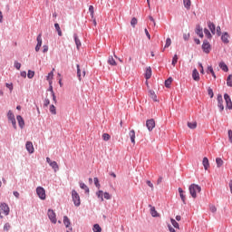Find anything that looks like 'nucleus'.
Wrapping results in <instances>:
<instances>
[{
	"label": "nucleus",
	"instance_id": "c03bdc74",
	"mask_svg": "<svg viewBox=\"0 0 232 232\" xmlns=\"http://www.w3.org/2000/svg\"><path fill=\"white\" fill-rule=\"evenodd\" d=\"M11 228H12V226L10 225V223H5L4 225V231H10Z\"/></svg>",
	"mask_w": 232,
	"mask_h": 232
},
{
	"label": "nucleus",
	"instance_id": "e2e57ef3",
	"mask_svg": "<svg viewBox=\"0 0 232 232\" xmlns=\"http://www.w3.org/2000/svg\"><path fill=\"white\" fill-rule=\"evenodd\" d=\"M147 185L149 186V188H151V189H153V183H151V181L147 180Z\"/></svg>",
	"mask_w": 232,
	"mask_h": 232
},
{
	"label": "nucleus",
	"instance_id": "4d7b16f0",
	"mask_svg": "<svg viewBox=\"0 0 232 232\" xmlns=\"http://www.w3.org/2000/svg\"><path fill=\"white\" fill-rule=\"evenodd\" d=\"M149 19L150 21H151V23H153V26H157V23L155 22V19L153 18V16L150 15Z\"/></svg>",
	"mask_w": 232,
	"mask_h": 232
},
{
	"label": "nucleus",
	"instance_id": "7c9ffc66",
	"mask_svg": "<svg viewBox=\"0 0 232 232\" xmlns=\"http://www.w3.org/2000/svg\"><path fill=\"white\" fill-rule=\"evenodd\" d=\"M204 34L207 37V39H212L213 35L211 34V32H209V30L208 28L204 29Z\"/></svg>",
	"mask_w": 232,
	"mask_h": 232
},
{
	"label": "nucleus",
	"instance_id": "6e6552de",
	"mask_svg": "<svg viewBox=\"0 0 232 232\" xmlns=\"http://www.w3.org/2000/svg\"><path fill=\"white\" fill-rule=\"evenodd\" d=\"M146 126L149 131H153V128H155V120L150 119L146 121Z\"/></svg>",
	"mask_w": 232,
	"mask_h": 232
},
{
	"label": "nucleus",
	"instance_id": "a19ab883",
	"mask_svg": "<svg viewBox=\"0 0 232 232\" xmlns=\"http://www.w3.org/2000/svg\"><path fill=\"white\" fill-rule=\"evenodd\" d=\"M96 195H97L98 198H101V199H102V201L104 200V198H102L103 195H104V192H103L102 190H99V191L96 193Z\"/></svg>",
	"mask_w": 232,
	"mask_h": 232
},
{
	"label": "nucleus",
	"instance_id": "58836bf2",
	"mask_svg": "<svg viewBox=\"0 0 232 232\" xmlns=\"http://www.w3.org/2000/svg\"><path fill=\"white\" fill-rule=\"evenodd\" d=\"M177 63H179V55L175 54L172 58V66H176Z\"/></svg>",
	"mask_w": 232,
	"mask_h": 232
},
{
	"label": "nucleus",
	"instance_id": "79ce46f5",
	"mask_svg": "<svg viewBox=\"0 0 232 232\" xmlns=\"http://www.w3.org/2000/svg\"><path fill=\"white\" fill-rule=\"evenodd\" d=\"M110 139H111V136H110V134H108V133L102 134V140H105L106 142H107V140H110Z\"/></svg>",
	"mask_w": 232,
	"mask_h": 232
},
{
	"label": "nucleus",
	"instance_id": "5701e85b",
	"mask_svg": "<svg viewBox=\"0 0 232 232\" xmlns=\"http://www.w3.org/2000/svg\"><path fill=\"white\" fill-rule=\"evenodd\" d=\"M145 78L147 79H151V67H148L145 72Z\"/></svg>",
	"mask_w": 232,
	"mask_h": 232
},
{
	"label": "nucleus",
	"instance_id": "f8f14e48",
	"mask_svg": "<svg viewBox=\"0 0 232 232\" xmlns=\"http://www.w3.org/2000/svg\"><path fill=\"white\" fill-rule=\"evenodd\" d=\"M25 148L28 153L30 154L34 153V143H32V141H27L25 144Z\"/></svg>",
	"mask_w": 232,
	"mask_h": 232
},
{
	"label": "nucleus",
	"instance_id": "4c0bfd02",
	"mask_svg": "<svg viewBox=\"0 0 232 232\" xmlns=\"http://www.w3.org/2000/svg\"><path fill=\"white\" fill-rule=\"evenodd\" d=\"M170 222H171L173 227H175L176 229H179V223L175 219L171 218Z\"/></svg>",
	"mask_w": 232,
	"mask_h": 232
},
{
	"label": "nucleus",
	"instance_id": "2f4dec72",
	"mask_svg": "<svg viewBox=\"0 0 232 232\" xmlns=\"http://www.w3.org/2000/svg\"><path fill=\"white\" fill-rule=\"evenodd\" d=\"M36 41H37V44L38 46H43V37H42V34H38L37 38H36Z\"/></svg>",
	"mask_w": 232,
	"mask_h": 232
},
{
	"label": "nucleus",
	"instance_id": "423d86ee",
	"mask_svg": "<svg viewBox=\"0 0 232 232\" xmlns=\"http://www.w3.org/2000/svg\"><path fill=\"white\" fill-rule=\"evenodd\" d=\"M201 48L204 53H209L211 52V44L208 40H204Z\"/></svg>",
	"mask_w": 232,
	"mask_h": 232
},
{
	"label": "nucleus",
	"instance_id": "aec40b11",
	"mask_svg": "<svg viewBox=\"0 0 232 232\" xmlns=\"http://www.w3.org/2000/svg\"><path fill=\"white\" fill-rule=\"evenodd\" d=\"M219 68H221V70H223V72H229V68L224 62L219 63Z\"/></svg>",
	"mask_w": 232,
	"mask_h": 232
},
{
	"label": "nucleus",
	"instance_id": "f03ea898",
	"mask_svg": "<svg viewBox=\"0 0 232 232\" xmlns=\"http://www.w3.org/2000/svg\"><path fill=\"white\" fill-rule=\"evenodd\" d=\"M10 214V208L5 203L0 205V218H3V215L5 217Z\"/></svg>",
	"mask_w": 232,
	"mask_h": 232
},
{
	"label": "nucleus",
	"instance_id": "3c124183",
	"mask_svg": "<svg viewBox=\"0 0 232 232\" xmlns=\"http://www.w3.org/2000/svg\"><path fill=\"white\" fill-rule=\"evenodd\" d=\"M93 180H94V184H95L96 188H98V189H99V188H101V183H99V179L94 178Z\"/></svg>",
	"mask_w": 232,
	"mask_h": 232
},
{
	"label": "nucleus",
	"instance_id": "2eb2a0df",
	"mask_svg": "<svg viewBox=\"0 0 232 232\" xmlns=\"http://www.w3.org/2000/svg\"><path fill=\"white\" fill-rule=\"evenodd\" d=\"M16 121H18V124L21 129L24 128V119H23V116L21 115L16 116Z\"/></svg>",
	"mask_w": 232,
	"mask_h": 232
},
{
	"label": "nucleus",
	"instance_id": "09e8293b",
	"mask_svg": "<svg viewBox=\"0 0 232 232\" xmlns=\"http://www.w3.org/2000/svg\"><path fill=\"white\" fill-rule=\"evenodd\" d=\"M77 68V77L79 78V81H81V67L79 64L76 65Z\"/></svg>",
	"mask_w": 232,
	"mask_h": 232
},
{
	"label": "nucleus",
	"instance_id": "de8ad7c7",
	"mask_svg": "<svg viewBox=\"0 0 232 232\" xmlns=\"http://www.w3.org/2000/svg\"><path fill=\"white\" fill-rule=\"evenodd\" d=\"M34 75H35V72L33 71H28L27 77L28 79H34Z\"/></svg>",
	"mask_w": 232,
	"mask_h": 232
},
{
	"label": "nucleus",
	"instance_id": "c756f323",
	"mask_svg": "<svg viewBox=\"0 0 232 232\" xmlns=\"http://www.w3.org/2000/svg\"><path fill=\"white\" fill-rule=\"evenodd\" d=\"M63 224H64L65 227H69L70 228L71 222H70V218H68L67 216L63 217Z\"/></svg>",
	"mask_w": 232,
	"mask_h": 232
},
{
	"label": "nucleus",
	"instance_id": "052dcab7",
	"mask_svg": "<svg viewBox=\"0 0 232 232\" xmlns=\"http://www.w3.org/2000/svg\"><path fill=\"white\" fill-rule=\"evenodd\" d=\"M210 211L212 212V213H217V207H215V206H210Z\"/></svg>",
	"mask_w": 232,
	"mask_h": 232
},
{
	"label": "nucleus",
	"instance_id": "c9c22d12",
	"mask_svg": "<svg viewBox=\"0 0 232 232\" xmlns=\"http://www.w3.org/2000/svg\"><path fill=\"white\" fill-rule=\"evenodd\" d=\"M150 215L152 217H159V213L157 212V210L155 209V207L150 208Z\"/></svg>",
	"mask_w": 232,
	"mask_h": 232
},
{
	"label": "nucleus",
	"instance_id": "473e14b6",
	"mask_svg": "<svg viewBox=\"0 0 232 232\" xmlns=\"http://www.w3.org/2000/svg\"><path fill=\"white\" fill-rule=\"evenodd\" d=\"M92 231L93 232H102V228L101 227V226H99V224H95L93 226Z\"/></svg>",
	"mask_w": 232,
	"mask_h": 232
},
{
	"label": "nucleus",
	"instance_id": "72a5a7b5",
	"mask_svg": "<svg viewBox=\"0 0 232 232\" xmlns=\"http://www.w3.org/2000/svg\"><path fill=\"white\" fill-rule=\"evenodd\" d=\"M216 163H217L218 168H220L221 166L224 165V160H222V159H220V158H217Z\"/></svg>",
	"mask_w": 232,
	"mask_h": 232
},
{
	"label": "nucleus",
	"instance_id": "f3484780",
	"mask_svg": "<svg viewBox=\"0 0 232 232\" xmlns=\"http://www.w3.org/2000/svg\"><path fill=\"white\" fill-rule=\"evenodd\" d=\"M202 164L204 166V169H209V160H208V158H203Z\"/></svg>",
	"mask_w": 232,
	"mask_h": 232
},
{
	"label": "nucleus",
	"instance_id": "bf43d9fd",
	"mask_svg": "<svg viewBox=\"0 0 232 232\" xmlns=\"http://www.w3.org/2000/svg\"><path fill=\"white\" fill-rule=\"evenodd\" d=\"M218 35H220L222 34V29L220 28V25L217 26L216 28Z\"/></svg>",
	"mask_w": 232,
	"mask_h": 232
},
{
	"label": "nucleus",
	"instance_id": "864d4df0",
	"mask_svg": "<svg viewBox=\"0 0 232 232\" xmlns=\"http://www.w3.org/2000/svg\"><path fill=\"white\" fill-rule=\"evenodd\" d=\"M189 37H190L189 33L183 34V39H184V41H189Z\"/></svg>",
	"mask_w": 232,
	"mask_h": 232
},
{
	"label": "nucleus",
	"instance_id": "b1692460",
	"mask_svg": "<svg viewBox=\"0 0 232 232\" xmlns=\"http://www.w3.org/2000/svg\"><path fill=\"white\" fill-rule=\"evenodd\" d=\"M149 97L154 101V102H157V94H155V92L150 91L149 92Z\"/></svg>",
	"mask_w": 232,
	"mask_h": 232
},
{
	"label": "nucleus",
	"instance_id": "6ab92c4d",
	"mask_svg": "<svg viewBox=\"0 0 232 232\" xmlns=\"http://www.w3.org/2000/svg\"><path fill=\"white\" fill-rule=\"evenodd\" d=\"M129 137H130V141L132 144H135V130H131L129 132Z\"/></svg>",
	"mask_w": 232,
	"mask_h": 232
},
{
	"label": "nucleus",
	"instance_id": "5fc2aeb1",
	"mask_svg": "<svg viewBox=\"0 0 232 232\" xmlns=\"http://www.w3.org/2000/svg\"><path fill=\"white\" fill-rule=\"evenodd\" d=\"M89 12L91 14V16L93 17V14H94L93 5L89 6Z\"/></svg>",
	"mask_w": 232,
	"mask_h": 232
},
{
	"label": "nucleus",
	"instance_id": "4be33fe9",
	"mask_svg": "<svg viewBox=\"0 0 232 232\" xmlns=\"http://www.w3.org/2000/svg\"><path fill=\"white\" fill-rule=\"evenodd\" d=\"M74 41H75L76 48H77V50H79V48H81V46H82V44H81V40H79V37L77 36V34H74Z\"/></svg>",
	"mask_w": 232,
	"mask_h": 232
},
{
	"label": "nucleus",
	"instance_id": "bb28decb",
	"mask_svg": "<svg viewBox=\"0 0 232 232\" xmlns=\"http://www.w3.org/2000/svg\"><path fill=\"white\" fill-rule=\"evenodd\" d=\"M183 5L187 10H189L191 8V0H183Z\"/></svg>",
	"mask_w": 232,
	"mask_h": 232
},
{
	"label": "nucleus",
	"instance_id": "a18cd8bd",
	"mask_svg": "<svg viewBox=\"0 0 232 232\" xmlns=\"http://www.w3.org/2000/svg\"><path fill=\"white\" fill-rule=\"evenodd\" d=\"M5 86L8 88L11 93L14 92V83H5Z\"/></svg>",
	"mask_w": 232,
	"mask_h": 232
},
{
	"label": "nucleus",
	"instance_id": "e433bc0d",
	"mask_svg": "<svg viewBox=\"0 0 232 232\" xmlns=\"http://www.w3.org/2000/svg\"><path fill=\"white\" fill-rule=\"evenodd\" d=\"M171 82H173V78H169L168 80H166L165 81L166 88H169V86H171Z\"/></svg>",
	"mask_w": 232,
	"mask_h": 232
},
{
	"label": "nucleus",
	"instance_id": "6e6d98bb",
	"mask_svg": "<svg viewBox=\"0 0 232 232\" xmlns=\"http://www.w3.org/2000/svg\"><path fill=\"white\" fill-rule=\"evenodd\" d=\"M49 104H50V99L45 98V100H44V106L48 107Z\"/></svg>",
	"mask_w": 232,
	"mask_h": 232
},
{
	"label": "nucleus",
	"instance_id": "39448f33",
	"mask_svg": "<svg viewBox=\"0 0 232 232\" xmlns=\"http://www.w3.org/2000/svg\"><path fill=\"white\" fill-rule=\"evenodd\" d=\"M36 193L41 200H46V190L43 187H37Z\"/></svg>",
	"mask_w": 232,
	"mask_h": 232
},
{
	"label": "nucleus",
	"instance_id": "9b49d317",
	"mask_svg": "<svg viewBox=\"0 0 232 232\" xmlns=\"http://www.w3.org/2000/svg\"><path fill=\"white\" fill-rule=\"evenodd\" d=\"M224 102V100L222 98V95H218V106L220 110V111H224V104L222 103Z\"/></svg>",
	"mask_w": 232,
	"mask_h": 232
},
{
	"label": "nucleus",
	"instance_id": "f257e3e1",
	"mask_svg": "<svg viewBox=\"0 0 232 232\" xmlns=\"http://www.w3.org/2000/svg\"><path fill=\"white\" fill-rule=\"evenodd\" d=\"M188 191L192 197V198H197V193H200L202 191V188L197 184H191L188 187Z\"/></svg>",
	"mask_w": 232,
	"mask_h": 232
},
{
	"label": "nucleus",
	"instance_id": "412c9836",
	"mask_svg": "<svg viewBox=\"0 0 232 232\" xmlns=\"http://www.w3.org/2000/svg\"><path fill=\"white\" fill-rule=\"evenodd\" d=\"M54 28L59 35V37H63V31L61 30V26L59 24H54Z\"/></svg>",
	"mask_w": 232,
	"mask_h": 232
},
{
	"label": "nucleus",
	"instance_id": "ea45409f",
	"mask_svg": "<svg viewBox=\"0 0 232 232\" xmlns=\"http://www.w3.org/2000/svg\"><path fill=\"white\" fill-rule=\"evenodd\" d=\"M188 126L190 128V130H195V128H197V121L188 122Z\"/></svg>",
	"mask_w": 232,
	"mask_h": 232
},
{
	"label": "nucleus",
	"instance_id": "c85d7f7f",
	"mask_svg": "<svg viewBox=\"0 0 232 232\" xmlns=\"http://www.w3.org/2000/svg\"><path fill=\"white\" fill-rule=\"evenodd\" d=\"M55 71V69H53V71L51 72L48 73L47 75V81H49V84L52 85V80L53 79V72Z\"/></svg>",
	"mask_w": 232,
	"mask_h": 232
},
{
	"label": "nucleus",
	"instance_id": "f704fd0d",
	"mask_svg": "<svg viewBox=\"0 0 232 232\" xmlns=\"http://www.w3.org/2000/svg\"><path fill=\"white\" fill-rule=\"evenodd\" d=\"M227 85L232 88V74H229L227 79Z\"/></svg>",
	"mask_w": 232,
	"mask_h": 232
},
{
	"label": "nucleus",
	"instance_id": "7ed1b4c3",
	"mask_svg": "<svg viewBox=\"0 0 232 232\" xmlns=\"http://www.w3.org/2000/svg\"><path fill=\"white\" fill-rule=\"evenodd\" d=\"M72 198L74 206H76V208H79V206H81V196H79V193H77L75 190H72Z\"/></svg>",
	"mask_w": 232,
	"mask_h": 232
},
{
	"label": "nucleus",
	"instance_id": "680f3d73",
	"mask_svg": "<svg viewBox=\"0 0 232 232\" xmlns=\"http://www.w3.org/2000/svg\"><path fill=\"white\" fill-rule=\"evenodd\" d=\"M208 95L210 96V98L211 99H213V89H211V88H209L208 90Z\"/></svg>",
	"mask_w": 232,
	"mask_h": 232
},
{
	"label": "nucleus",
	"instance_id": "a878e982",
	"mask_svg": "<svg viewBox=\"0 0 232 232\" xmlns=\"http://www.w3.org/2000/svg\"><path fill=\"white\" fill-rule=\"evenodd\" d=\"M49 166H51V168H53V169L55 172L59 171V165L57 164L56 161H53V162L51 163V165H49Z\"/></svg>",
	"mask_w": 232,
	"mask_h": 232
},
{
	"label": "nucleus",
	"instance_id": "8fccbe9b",
	"mask_svg": "<svg viewBox=\"0 0 232 232\" xmlns=\"http://www.w3.org/2000/svg\"><path fill=\"white\" fill-rule=\"evenodd\" d=\"M138 21L137 18L133 17L130 21V24L131 26H133V28H135V25L137 24Z\"/></svg>",
	"mask_w": 232,
	"mask_h": 232
},
{
	"label": "nucleus",
	"instance_id": "cd10ccee",
	"mask_svg": "<svg viewBox=\"0 0 232 232\" xmlns=\"http://www.w3.org/2000/svg\"><path fill=\"white\" fill-rule=\"evenodd\" d=\"M80 188L81 189H84L85 193H90V188L88 186H86V184L80 182Z\"/></svg>",
	"mask_w": 232,
	"mask_h": 232
},
{
	"label": "nucleus",
	"instance_id": "774afa93",
	"mask_svg": "<svg viewBox=\"0 0 232 232\" xmlns=\"http://www.w3.org/2000/svg\"><path fill=\"white\" fill-rule=\"evenodd\" d=\"M14 196L15 197V198H19V192L14 191Z\"/></svg>",
	"mask_w": 232,
	"mask_h": 232
},
{
	"label": "nucleus",
	"instance_id": "0eeeda50",
	"mask_svg": "<svg viewBox=\"0 0 232 232\" xmlns=\"http://www.w3.org/2000/svg\"><path fill=\"white\" fill-rule=\"evenodd\" d=\"M47 215L53 224H57V218H55V212H53V210L49 209Z\"/></svg>",
	"mask_w": 232,
	"mask_h": 232
},
{
	"label": "nucleus",
	"instance_id": "a211bd4d",
	"mask_svg": "<svg viewBox=\"0 0 232 232\" xmlns=\"http://www.w3.org/2000/svg\"><path fill=\"white\" fill-rule=\"evenodd\" d=\"M179 193L183 204H186V195H184V190L181 188H179Z\"/></svg>",
	"mask_w": 232,
	"mask_h": 232
},
{
	"label": "nucleus",
	"instance_id": "4468645a",
	"mask_svg": "<svg viewBox=\"0 0 232 232\" xmlns=\"http://www.w3.org/2000/svg\"><path fill=\"white\" fill-rule=\"evenodd\" d=\"M196 34L201 39L204 38V31L202 30V27H200V25L196 26Z\"/></svg>",
	"mask_w": 232,
	"mask_h": 232
},
{
	"label": "nucleus",
	"instance_id": "338daca9",
	"mask_svg": "<svg viewBox=\"0 0 232 232\" xmlns=\"http://www.w3.org/2000/svg\"><path fill=\"white\" fill-rule=\"evenodd\" d=\"M43 48H44L43 50L44 53H46V52H48V45H44Z\"/></svg>",
	"mask_w": 232,
	"mask_h": 232
},
{
	"label": "nucleus",
	"instance_id": "69168bd1",
	"mask_svg": "<svg viewBox=\"0 0 232 232\" xmlns=\"http://www.w3.org/2000/svg\"><path fill=\"white\" fill-rule=\"evenodd\" d=\"M168 227H169V231H170V232H176V231H175V228H173V227H171V225H169Z\"/></svg>",
	"mask_w": 232,
	"mask_h": 232
},
{
	"label": "nucleus",
	"instance_id": "20e7f679",
	"mask_svg": "<svg viewBox=\"0 0 232 232\" xmlns=\"http://www.w3.org/2000/svg\"><path fill=\"white\" fill-rule=\"evenodd\" d=\"M7 119H8L9 122H11L13 124V128H14V130H17V123L15 121V115H14V112H12V111H9L7 112Z\"/></svg>",
	"mask_w": 232,
	"mask_h": 232
},
{
	"label": "nucleus",
	"instance_id": "603ef678",
	"mask_svg": "<svg viewBox=\"0 0 232 232\" xmlns=\"http://www.w3.org/2000/svg\"><path fill=\"white\" fill-rule=\"evenodd\" d=\"M103 197L106 200H110L111 198V196L108 192H104Z\"/></svg>",
	"mask_w": 232,
	"mask_h": 232
},
{
	"label": "nucleus",
	"instance_id": "ddd939ff",
	"mask_svg": "<svg viewBox=\"0 0 232 232\" xmlns=\"http://www.w3.org/2000/svg\"><path fill=\"white\" fill-rule=\"evenodd\" d=\"M221 41L224 43V44H229V34L224 33L221 35Z\"/></svg>",
	"mask_w": 232,
	"mask_h": 232
},
{
	"label": "nucleus",
	"instance_id": "1a4fd4ad",
	"mask_svg": "<svg viewBox=\"0 0 232 232\" xmlns=\"http://www.w3.org/2000/svg\"><path fill=\"white\" fill-rule=\"evenodd\" d=\"M208 29L210 30L212 35H215V34H217V26L215 25V24L211 21H208L207 23Z\"/></svg>",
	"mask_w": 232,
	"mask_h": 232
},
{
	"label": "nucleus",
	"instance_id": "393cba45",
	"mask_svg": "<svg viewBox=\"0 0 232 232\" xmlns=\"http://www.w3.org/2000/svg\"><path fill=\"white\" fill-rule=\"evenodd\" d=\"M108 63L111 66H117V62H115V59H113V56H110L108 59Z\"/></svg>",
	"mask_w": 232,
	"mask_h": 232
},
{
	"label": "nucleus",
	"instance_id": "13d9d810",
	"mask_svg": "<svg viewBox=\"0 0 232 232\" xmlns=\"http://www.w3.org/2000/svg\"><path fill=\"white\" fill-rule=\"evenodd\" d=\"M14 67L16 68V70H21V63L18 62H14Z\"/></svg>",
	"mask_w": 232,
	"mask_h": 232
},
{
	"label": "nucleus",
	"instance_id": "dca6fc26",
	"mask_svg": "<svg viewBox=\"0 0 232 232\" xmlns=\"http://www.w3.org/2000/svg\"><path fill=\"white\" fill-rule=\"evenodd\" d=\"M192 78L197 82L200 81V74L198 73V71L197 69L193 70Z\"/></svg>",
	"mask_w": 232,
	"mask_h": 232
},
{
	"label": "nucleus",
	"instance_id": "49530a36",
	"mask_svg": "<svg viewBox=\"0 0 232 232\" xmlns=\"http://www.w3.org/2000/svg\"><path fill=\"white\" fill-rule=\"evenodd\" d=\"M169 46H171V38H167L165 48H169Z\"/></svg>",
	"mask_w": 232,
	"mask_h": 232
},
{
	"label": "nucleus",
	"instance_id": "37998d69",
	"mask_svg": "<svg viewBox=\"0 0 232 232\" xmlns=\"http://www.w3.org/2000/svg\"><path fill=\"white\" fill-rule=\"evenodd\" d=\"M49 110L53 115H57V111L53 105H51Z\"/></svg>",
	"mask_w": 232,
	"mask_h": 232
},
{
	"label": "nucleus",
	"instance_id": "9d476101",
	"mask_svg": "<svg viewBox=\"0 0 232 232\" xmlns=\"http://www.w3.org/2000/svg\"><path fill=\"white\" fill-rule=\"evenodd\" d=\"M224 99L226 101L227 108H228V110H232L231 97H229V95L227 93H225Z\"/></svg>",
	"mask_w": 232,
	"mask_h": 232
},
{
	"label": "nucleus",
	"instance_id": "0e129e2a",
	"mask_svg": "<svg viewBox=\"0 0 232 232\" xmlns=\"http://www.w3.org/2000/svg\"><path fill=\"white\" fill-rule=\"evenodd\" d=\"M145 34H146L148 39H151V35L150 34V32H148V29H145Z\"/></svg>",
	"mask_w": 232,
	"mask_h": 232
}]
</instances>
